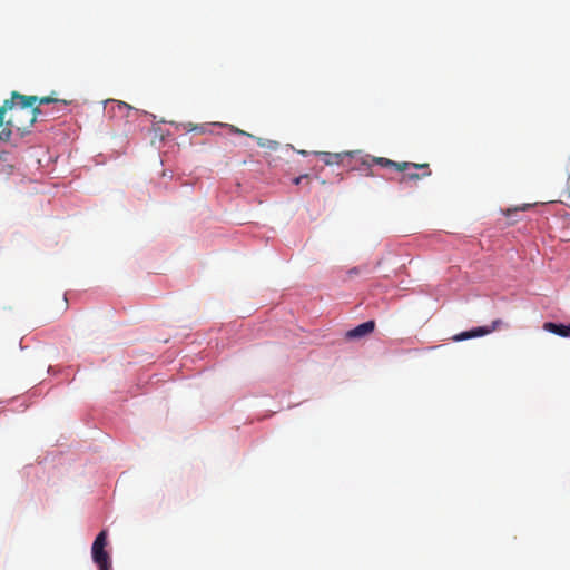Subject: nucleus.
<instances>
[{"mask_svg":"<svg viewBox=\"0 0 570 570\" xmlns=\"http://www.w3.org/2000/svg\"><path fill=\"white\" fill-rule=\"evenodd\" d=\"M500 323V321H494L492 326H480L476 328H473L471 331L462 332L453 337L454 341H463L469 340L473 337L483 336L487 334H490L493 330H495L497 325Z\"/></svg>","mask_w":570,"mask_h":570,"instance_id":"obj_5","label":"nucleus"},{"mask_svg":"<svg viewBox=\"0 0 570 570\" xmlns=\"http://www.w3.org/2000/svg\"><path fill=\"white\" fill-rule=\"evenodd\" d=\"M110 111H112L114 115L124 116L126 118H129L131 115H136L137 111L134 110L131 106L124 101H117L111 107Z\"/></svg>","mask_w":570,"mask_h":570,"instance_id":"obj_8","label":"nucleus"},{"mask_svg":"<svg viewBox=\"0 0 570 570\" xmlns=\"http://www.w3.org/2000/svg\"><path fill=\"white\" fill-rule=\"evenodd\" d=\"M308 179H309V176L307 174H305V175H301V176L294 178L293 183L295 185H299L303 180H308Z\"/></svg>","mask_w":570,"mask_h":570,"instance_id":"obj_13","label":"nucleus"},{"mask_svg":"<svg viewBox=\"0 0 570 570\" xmlns=\"http://www.w3.org/2000/svg\"><path fill=\"white\" fill-rule=\"evenodd\" d=\"M232 129H233V131H235V132H237V134L246 135V132H245V131H243V130H240V129H236V128H234V127H232ZM247 136L253 137L250 134H247Z\"/></svg>","mask_w":570,"mask_h":570,"instance_id":"obj_15","label":"nucleus"},{"mask_svg":"<svg viewBox=\"0 0 570 570\" xmlns=\"http://www.w3.org/2000/svg\"><path fill=\"white\" fill-rule=\"evenodd\" d=\"M423 171L421 174H417L415 171H409V169L406 171H403L404 175H403V178L402 180H419L421 178H423V173L425 171L424 169H422Z\"/></svg>","mask_w":570,"mask_h":570,"instance_id":"obj_10","label":"nucleus"},{"mask_svg":"<svg viewBox=\"0 0 570 570\" xmlns=\"http://www.w3.org/2000/svg\"><path fill=\"white\" fill-rule=\"evenodd\" d=\"M316 156L321 157L326 166L341 165L345 163V159L353 158L357 151H343V153H327V151H315Z\"/></svg>","mask_w":570,"mask_h":570,"instance_id":"obj_4","label":"nucleus"},{"mask_svg":"<svg viewBox=\"0 0 570 570\" xmlns=\"http://www.w3.org/2000/svg\"><path fill=\"white\" fill-rule=\"evenodd\" d=\"M63 301H65V308L67 307V304H68V297H67V294H65L63 296Z\"/></svg>","mask_w":570,"mask_h":570,"instance_id":"obj_16","label":"nucleus"},{"mask_svg":"<svg viewBox=\"0 0 570 570\" xmlns=\"http://www.w3.org/2000/svg\"><path fill=\"white\" fill-rule=\"evenodd\" d=\"M96 564L98 566L99 570H109L110 566H111L110 560L101 562V563H96Z\"/></svg>","mask_w":570,"mask_h":570,"instance_id":"obj_14","label":"nucleus"},{"mask_svg":"<svg viewBox=\"0 0 570 570\" xmlns=\"http://www.w3.org/2000/svg\"><path fill=\"white\" fill-rule=\"evenodd\" d=\"M58 101H59L58 99L52 98V97H50V96H46V97H41V98H39V97H38V100H37V102H38L39 105L51 104V102H58Z\"/></svg>","mask_w":570,"mask_h":570,"instance_id":"obj_11","label":"nucleus"},{"mask_svg":"<svg viewBox=\"0 0 570 570\" xmlns=\"http://www.w3.org/2000/svg\"><path fill=\"white\" fill-rule=\"evenodd\" d=\"M374 328H375V322L371 320V321L364 322V323L357 325L356 327L350 330L346 333V337L350 340L361 338L365 335L371 334L374 331Z\"/></svg>","mask_w":570,"mask_h":570,"instance_id":"obj_6","label":"nucleus"},{"mask_svg":"<svg viewBox=\"0 0 570 570\" xmlns=\"http://www.w3.org/2000/svg\"><path fill=\"white\" fill-rule=\"evenodd\" d=\"M256 141H257V145L262 148H267L269 150H276L279 146V142L275 141V140H269V139H264V138H261V137H256L255 138Z\"/></svg>","mask_w":570,"mask_h":570,"instance_id":"obj_9","label":"nucleus"},{"mask_svg":"<svg viewBox=\"0 0 570 570\" xmlns=\"http://www.w3.org/2000/svg\"><path fill=\"white\" fill-rule=\"evenodd\" d=\"M106 546L107 531L102 530L98 533L91 547V554L95 563H101L110 560L108 552L105 550Z\"/></svg>","mask_w":570,"mask_h":570,"instance_id":"obj_3","label":"nucleus"},{"mask_svg":"<svg viewBox=\"0 0 570 570\" xmlns=\"http://www.w3.org/2000/svg\"><path fill=\"white\" fill-rule=\"evenodd\" d=\"M196 129H197V127H196V126H195V127H191V124H188V130H196Z\"/></svg>","mask_w":570,"mask_h":570,"instance_id":"obj_17","label":"nucleus"},{"mask_svg":"<svg viewBox=\"0 0 570 570\" xmlns=\"http://www.w3.org/2000/svg\"><path fill=\"white\" fill-rule=\"evenodd\" d=\"M563 197L566 198L564 203L570 206V176L568 177L567 180V187L563 193Z\"/></svg>","mask_w":570,"mask_h":570,"instance_id":"obj_12","label":"nucleus"},{"mask_svg":"<svg viewBox=\"0 0 570 570\" xmlns=\"http://www.w3.org/2000/svg\"><path fill=\"white\" fill-rule=\"evenodd\" d=\"M361 166L370 168L373 164L380 165L385 168H394L397 171H406L407 169H424L423 176H430L431 170L429 168V164H416V163H409V161H402L397 163L384 157H373L370 158L368 156L362 157L360 159Z\"/></svg>","mask_w":570,"mask_h":570,"instance_id":"obj_2","label":"nucleus"},{"mask_svg":"<svg viewBox=\"0 0 570 570\" xmlns=\"http://www.w3.org/2000/svg\"><path fill=\"white\" fill-rule=\"evenodd\" d=\"M37 96H26L17 91L11 94L10 99H6L1 106V124L12 131L16 129L26 132L41 114L39 107L35 106Z\"/></svg>","mask_w":570,"mask_h":570,"instance_id":"obj_1","label":"nucleus"},{"mask_svg":"<svg viewBox=\"0 0 570 570\" xmlns=\"http://www.w3.org/2000/svg\"><path fill=\"white\" fill-rule=\"evenodd\" d=\"M543 328L550 333H553L556 335L562 336V337H570V324H557L552 322H547L543 324Z\"/></svg>","mask_w":570,"mask_h":570,"instance_id":"obj_7","label":"nucleus"}]
</instances>
